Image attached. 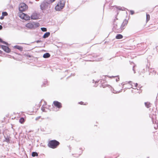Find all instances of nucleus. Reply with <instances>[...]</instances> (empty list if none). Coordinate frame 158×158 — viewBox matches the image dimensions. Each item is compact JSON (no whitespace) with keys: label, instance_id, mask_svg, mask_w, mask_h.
Listing matches in <instances>:
<instances>
[{"label":"nucleus","instance_id":"f257e3e1","mask_svg":"<svg viewBox=\"0 0 158 158\" xmlns=\"http://www.w3.org/2000/svg\"><path fill=\"white\" fill-rule=\"evenodd\" d=\"M60 143L56 140H50L48 142V145L50 148L54 149L56 148L60 144Z\"/></svg>","mask_w":158,"mask_h":158},{"label":"nucleus","instance_id":"f03ea898","mask_svg":"<svg viewBox=\"0 0 158 158\" xmlns=\"http://www.w3.org/2000/svg\"><path fill=\"white\" fill-rule=\"evenodd\" d=\"M64 3L63 0H60L58 2L55 6V10L56 11L60 10L64 8Z\"/></svg>","mask_w":158,"mask_h":158},{"label":"nucleus","instance_id":"7ed1b4c3","mask_svg":"<svg viewBox=\"0 0 158 158\" xmlns=\"http://www.w3.org/2000/svg\"><path fill=\"white\" fill-rule=\"evenodd\" d=\"M28 8L27 6L24 3H21L19 5V10L21 12L25 11L28 9Z\"/></svg>","mask_w":158,"mask_h":158},{"label":"nucleus","instance_id":"20e7f679","mask_svg":"<svg viewBox=\"0 0 158 158\" xmlns=\"http://www.w3.org/2000/svg\"><path fill=\"white\" fill-rule=\"evenodd\" d=\"M39 25L38 23L30 22L27 24L25 26L28 28L31 29L34 28L35 26H38Z\"/></svg>","mask_w":158,"mask_h":158},{"label":"nucleus","instance_id":"39448f33","mask_svg":"<svg viewBox=\"0 0 158 158\" xmlns=\"http://www.w3.org/2000/svg\"><path fill=\"white\" fill-rule=\"evenodd\" d=\"M41 105V104H39V106H35L32 109H31L29 110L28 111V114H32L33 113L36 112Z\"/></svg>","mask_w":158,"mask_h":158},{"label":"nucleus","instance_id":"423d86ee","mask_svg":"<svg viewBox=\"0 0 158 158\" xmlns=\"http://www.w3.org/2000/svg\"><path fill=\"white\" fill-rule=\"evenodd\" d=\"M128 83L129 84L131 85V88L134 89H138L137 88V86L138 85V84L137 83H135L131 81H129L128 82Z\"/></svg>","mask_w":158,"mask_h":158},{"label":"nucleus","instance_id":"0eeeda50","mask_svg":"<svg viewBox=\"0 0 158 158\" xmlns=\"http://www.w3.org/2000/svg\"><path fill=\"white\" fill-rule=\"evenodd\" d=\"M54 106L58 108H60L62 107V104L58 101H54L53 102Z\"/></svg>","mask_w":158,"mask_h":158},{"label":"nucleus","instance_id":"6e6552de","mask_svg":"<svg viewBox=\"0 0 158 158\" xmlns=\"http://www.w3.org/2000/svg\"><path fill=\"white\" fill-rule=\"evenodd\" d=\"M39 15L36 13H33L31 16V19H39Z\"/></svg>","mask_w":158,"mask_h":158},{"label":"nucleus","instance_id":"1a4fd4ad","mask_svg":"<svg viewBox=\"0 0 158 158\" xmlns=\"http://www.w3.org/2000/svg\"><path fill=\"white\" fill-rule=\"evenodd\" d=\"M2 49L6 52L9 53L10 52V49L8 47L6 46L2 45Z\"/></svg>","mask_w":158,"mask_h":158},{"label":"nucleus","instance_id":"9d476101","mask_svg":"<svg viewBox=\"0 0 158 158\" xmlns=\"http://www.w3.org/2000/svg\"><path fill=\"white\" fill-rule=\"evenodd\" d=\"M128 23V21L127 20L125 19L124 20L121 25V28L122 29H124Z\"/></svg>","mask_w":158,"mask_h":158},{"label":"nucleus","instance_id":"9b49d317","mask_svg":"<svg viewBox=\"0 0 158 158\" xmlns=\"http://www.w3.org/2000/svg\"><path fill=\"white\" fill-rule=\"evenodd\" d=\"M83 150L82 149L77 150L76 152V154L78 156L81 155L83 153Z\"/></svg>","mask_w":158,"mask_h":158},{"label":"nucleus","instance_id":"f8f14e48","mask_svg":"<svg viewBox=\"0 0 158 158\" xmlns=\"http://www.w3.org/2000/svg\"><path fill=\"white\" fill-rule=\"evenodd\" d=\"M19 17L22 19H24V16H25V14L23 13L21 11V12H20L19 14Z\"/></svg>","mask_w":158,"mask_h":158},{"label":"nucleus","instance_id":"ddd939ff","mask_svg":"<svg viewBox=\"0 0 158 158\" xmlns=\"http://www.w3.org/2000/svg\"><path fill=\"white\" fill-rule=\"evenodd\" d=\"M50 56V55L48 53H46L44 54L43 56V57L45 58H49Z\"/></svg>","mask_w":158,"mask_h":158},{"label":"nucleus","instance_id":"4468645a","mask_svg":"<svg viewBox=\"0 0 158 158\" xmlns=\"http://www.w3.org/2000/svg\"><path fill=\"white\" fill-rule=\"evenodd\" d=\"M50 35V33L49 32H47L45 33L43 36L44 38H46L48 37Z\"/></svg>","mask_w":158,"mask_h":158},{"label":"nucleus","instance_id":"2eb2a0df","mask_svg":"<svg viewBox=\"0 0 158 158\" xmlns=\"http://www.w3.org/2000/svg\"><path fill=\"white\" fill-rule=\"evenodd\" d=\"M30 17L27 14H25V16H24V19L26 20H28L30 19Z\"/></svg>","mask_w":158,"mask_h":158},{"label":"nucleus","instance_id":"dca6fc26","mask_svg":"<svg viewBox=\"0 0 158 158\" xmlns=\"http://www.w3.org/2000/svg\"><path fill=\"white\" fill-rule=\"evenodd\" d=\"M123 38V36L121 34H118L115 37V38L117 39H122Z\"/></svg>","mask_w":158,"mask_h":158},{"label":"nucleus","instance_id":"f3484780","mask_svg":"<svg viewBox=\"0 0 158 158\" xmlns=\"http://www.w3.org/2000/svg\"><path fill=\"white\" fill-rule=\"evenodd\" d=\"M25 121V119L23 117L21 118L19 120V122L21 124H23Z\"/></svg>","mask_w":158,"mask_h":158},{"label":"nucleus","instance_id":"a211bd4d","mask_svg":"<svg viewBox=\"0 0 158 158\" xmlns=\"http://www.w3.org/2000/svg\"><path fill=\"white\" fill-rule=\"evenodd\" d=\"M145 104L146 106L148 108H149L151 106L150 103L148 102H145Z\"/></svg>","mask_w":158,"mask_h":158},{"label":"nucleus","instance_id":"6ab92c4d","mask_svg":"<svg viewBox=\"0 0 158 158\" xmlns=\"http://www.w3.org/2000/svg\"><path fill=\"white\" fill-rule=\"evenodd\" d=\"M32 156L33 157L37 156H38V154L36 152H33L32 153Z\"/></svg>","mask_w":158,"mask_h":158},{"label":"nucleus","instance_id":"aec40b11","mask_svg":"<svg viewBox=\"0 0 158 158\" xmlns=\"http://www.w3.org/2000/svg\"><path fill=\"white\" fill-rule=\"evenodd\" d=\"M15 48L19 50H22L23 49L22 47L19 46H16L15 47Z\"/></svg>","mask_w":158,"mask_h":158},{"label":"nucleus","instance_id":"412c9836","mask_svg":"<svg viewBox=\"0 0 158 158\" xmlns=\"http://www.w3.org/2000/svg\"><path fill=\"white\" fill-rule=\"evenodd\" d=\"M79 104L81 105H86L88 104V103L87 102H85L84 103V102H80L78 103Z\"/></svg>","mask_w":158,"mask_h":158},{"label":"nucleus","instance_id":"4be33fe9","mask_svg":"<svg viewBox=\"0 0 158 158\" xmlns=\"http://www.w3.org/2000/svg\"><path fill=\"white\" fill-rule=\"evenodd\" d=\"M150 19V15L148 14L146 15V20L147 22H148Z\"/></svg>","mask_w":158,"mask_h":158},{"label":"nucleus","instance_id":"5701e85b","mask_svg":"<svg viewBox=\"0 0 158 158\" xmlns=\"http://www.w3.org/2000/svg\"><path fill=\"white\" fill-rule=\"evenodd\" d=\"M2 15L4 17L7 16L8 15V13L6 12H3L2 13Z\"/></svg>","mask_w":158,"mask_h":158},{"label":"nucleus","instance_id":"b1692460","mask_svg":"<svg viewBox=\"0 0 158 158\" xmlns=\"http://www.w3.org/2000/svg\"><path fill=\"white\" fill-rule=\"evenodd\" d=\"M41 29L43 31H47L46 28L45 27H42L41 28Z\"/></svg>","mask_w":158,"mask_h":158},{"label":"nucleus","instance_id":"393cba45","mask_svg":"<svg viewBox=\"0 0 158 158\" xmlns=\"http://www.w3.org/2000/svg\"><path fill=\"white\" fill-rule=\"evenodd\" d=\"M106 86H107V85H103V84H102L101 85V87H102L103 88H105Z\"/></svg>","mask_w":158,"mask_h":158},{"label":"nucleus","instance_id":"a878e982","mask_svg":"<svg viewBox=\"0 0 158 158\" xmlns=\"http://www.w3.org/2000/svg\"><path fill=\"white\" fill-rule=\"evenodd\" d=\"M5 141L7 142H9L10 141V139L9 138H6L5 139Z\"/></svg>","mask_w":158,"mask_h":158},{"label":"nucleus","instance_id":"bb28decb","mask_svg":"<svg viewBox=\"0 0 158 158\" xmlns=\"http://www.w3.org/2000/svg\"><path fill=\"white\" fill-rule=\"evenodd\" d=\"M130 14H131V15H133V14H134V11H133V10H130Z\"/></svg>","mask_w":158,"mask_h":158},{"label":"nucleus","instance_id":"cd10ccee","mask_svg":"<svg viewBox=\"0 0 158 158\" xmlns=\"http://www.w3.org/2000/svg\"><path fill=\"white\" fill-rule=\"evenodd\" d=\"M4 16L3 15H2V16L0 18L1 19H4Z\"/></svg>","mask_w":158,"mask_h":158},{"label":"nucleus","instance_id":"c85d7f7f","mask_svg":"<svg viewBox=\"0 0 158 158\" xmlns=\"http://www.w3.org/2000/svg\"><path fill=\"white\" fill-rule=\"evenodd\" d=\"M2 25H0V30L2 29Z\"/></svg>","mask_w":158,"mask_h":158},{"label":"nucleus","instance_id":"c756f323","mask_svg":"<svg viewBox=\"0 0 158 158\" xmlns=\"http://www.w3.org/2000/svg\"><path fill=\"white\" fill-rule=\"evenodd\" d=\"M51 2H54L56 0H50Z\"/></svg>","mask_w":158,"mask_h":158},{"label":"nucleus","instance_id":"7c9ffc66","mask_svg":"<svg viewBox=\"0 0 158 158\" xmlns=\"http://www.w3.org/2000/svg\"><path fill=\"white\" fill-rule=\"evenodd\" d=\"M26 56L28 57H31V56L29 55H27Z\"/></svg>","mask_w":158,"mask_h":158},{"label":"nucleus","instance_id":"2f4dec72","mask_svg":"<svg viewBox=\"0 0 158 158\" xmlns=\"http://www.w3.org/2000/svg\"><path fill=\"white\" fill-rule=\"evenodd\" d=\"M40 117H37L36 118V120H37L38 119H39L40 118Z\"/></svg>","mask_w":158,"mask_h":158},{"label":"nucleus","instance_id":"473e14b6","mask_svg":"<svg viewBox=\"0 0 158 158\" xmlns=\"http://www.w3.org/2000/svg\"><path fill=\"white\" fill-rule=\"evenodd\" d=\"M41 41L40 40H38L37 41V43H38L41 42Z\"/></svg>","mask_w":158,"mask_h":158},{"label":"nucleus","instance_id":"72a5a7b5","mask_svg":"<svg viewBox=\"0 0 158 158\" xmlns=\"http://www.w3.org/2000/svg\"><path fill=\"white\" fill-rule=\"evenodd\" d=\"M44 102V101H43V100H41V102H41H41Z\"/></svg>","mask_w":158,"mask_h":158},{"label":"nucleus","instance_id":"f704fd0d","mask_svg":"<svg viewBox=\"0 0 158 158\" xmlns=\"http://www.w3.org/2000/svg\"><path fill=\"white\" fill-rule=\"evenodd\" d=\"M2 39L0 38V42H2Z\"/></svg>","mask_w":158,"mask_h":158},{"label":"nucleus","instance_id":"c9c22d12","mask_svg":"<svg viewBox=\"0 0 158 158\" xmlns=\"http://www.w3.org/2000/svg\"><path fill=\"white\" fill-rule=\"evenodd\" d=\"M148 69H149V66H148Z\"/></svg>","mask_w":158,"mask_h":158},{"label":"nucleus","instance_id":"e433bc0d","mask_svg":"<svg viewBox=\"0 0 158 158\" xmlns=\"http://www.w3.org/2000/svg\"><path fill=\"white\" fill-rule=\"evenodd\" d=\"M1 53V51L0 50V53Z\"/></svg>","mask_w":158,"mask_h":158},{"label":"nucleus","instance_id":"4c0bfd02","mask_svg":"<svg viewBox=\"0 0 158 158\" xmlns=\"http://www.w3.org/2000/svg\"><path fill=\"white\" fill-rule=\"evenodd\" d=\"M42 5V4H41V6Z\"/></svg>","mask_w":158,"mask_h":158}]
</instances>
